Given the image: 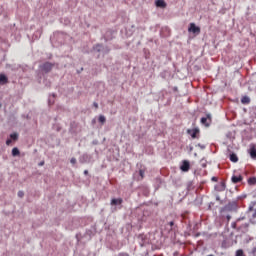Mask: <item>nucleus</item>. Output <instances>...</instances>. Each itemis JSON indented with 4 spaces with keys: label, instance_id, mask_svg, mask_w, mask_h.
Here are the masks:
<instances>
[{
    "label": "nucleus",
    "instance_id": "nucleus-1",
    "mask_svg": "<svg viewBox=\"0 0 256 256\" xmlns=\"http://www.w3.org/2000/svg\"><path fill=\"white\" fill-rule=\"evenodd\" d=\"M180 170L182 172H188L190 170V162L188 160H183L180 165Z\"/></svg>",
    "mask_w": 256,
    "mask_h": 256
},
{
    "label": "nucleus",
    "instance_id": "nucleus-2",
    "mask_svg": "<svg viewBox=\"0 0 256 256\" xmlns=\"http://www.w3.org/2000/svg\"><path fill=\"white\" fill-rule=\"evenodd\" d=\"M200 133L199 128H193V129H188L187 134L192 137V139H196L197 135Z\"/></svg>",
    "mask_w": 256,
    "mask_h": 256
},
{
    "label": "nucleus",
    "instance_id": "nucleus-3",
    "mask_svg": "<svg viewBox=\"0 0 256 256\" xmlns=\"http://www.w3.org/2000/svg\"><path fill=\"white\" fill-rule=\"evenodd\" d=\"M53 69V64L50 62H45L43 66H41V70L45 73H49Z\"/></svg>",
    "mask_w": 256,
    "mask_h": 256
},
{
    "label": "nucleus",
    "instance_id": "nucleus-4",
    "mask_svg": "<svg viewBox=\"0 0 256 256\" xmlns=\"http://www.w3.org/2000/svg\"><path fill=\"white\" fill-rule=\"evenodd\" d=\"M17 140H19V134L18 133H12L10 135V139H7V141H6V145L10 146L12 141H17Z\"/></svg>",
    "mask_w": 256,
    "mask_h": 256
},
{
    "label": "nucleus",
    "instance_id": "nucleus-5",
    "mask_svg": "<svg viewBox=\"0 0 256 256\" xmlns=\"http://www.w3.org/2000/svg\"><path fill=\"white\" fill-rule=\"evenodd\" d=\"M189 33H200V28L196 26L194 23L190 24V27L188 28Z\"/></svg>",
    "mask_w": 256,
    "mask_h": 256
},
{
    "label": "nucleus",
    "instance_id": "nucleus-6",
    "mask_svg": "<svg viewBox=\"0 0 256 256\" xmlns=\"http://www.w3.org/2000/svg\"><path fill=\"white\" fill-rule=\"evenodd\" d=\"M242 181H243L242 175H239V176L234 175L233 177H231V182H233L234 184H238Z\"/></svg>",
    "mask_w": 256,
    "mask_h": 256
},
{
    "label": "nucleus",
    "instance_id": "nucleus-7",
    "mask_svg": "<svg viewBox=\"0 0 256 256\" xmlns=\"http://www.w3.org/2000/svg\"><path fill=\"white\" fill-rule=\"evenodd\" d=\"M208 121H211V115H207L206 118L201 119V123L206 127L210 126V123Z\"/></svg>",
    "mask_w": 256,
    "mask_h": 256
},
{
    "label": "nucleus",
    "instance_id": "nucleus-8",
    "mask_svg": "<svg viewBox=\"0 0 256 256\" xmlns=\"http://www.w3.org/2000/svg\"><path fill=\"white\" fill-rule=\"evenodd\" d=\"M224 190H226V183L220 182V184L216 186V191L223 192Z\"/></svg>",
    "mask_w": 256,
    "mask_h": 256
},
{
    "label": "nucleus",
    "instance_id": "nucleus-9",
    "mask_svg": "<svg viewBox=\"0 0 256 256\" xmlns=\"http://www.w3.org/2000/svg\"><path fill=\"white\" fill-rule=\"evenodd\" d=\"M155 4L156 7H161V9H165V7H167V4L164 0H157Z\"/></svg>",
    "mask_w": 256,
    "mask_h": 256
},
{
    "label": "nucleus",
    "instance_id": "nucleus-10",
    "mask_svg": "<svg viewBox=\"0 0 256 256\" xmlns=\"http://www.w3.org/2000/svg\"><path fill=\"white\" fill-rule=\"evenodd\" d=\"M123 203V199L119 198V199H112L111 200V206H117V205H121Z\"/></svg>",
    "mask_w": 256,
    "mask_h": 256
},
{
    "label": "nucleus",
    "instance_id": "nucleus-11",
    "mask_svg": "<svg viewBox=\"0 0 256 256\" xmlns=\"http://www.w3.org/2000/svg\"><path fill=\"white\" fill-rule=\"evenodd\" d=\"M250 98L248 96H244L241 98V104L242 105H249L250 104Z\"/></svg>",
    "mask_w": 256,
    "mask_h": 256
},
{
    "label": "nucleus",
    "instance_id": "nucleus-12",
    "mask_svg": "<svg viewBox=\"0 0 256 256\" xmlns=\"http://www.w3.org/2000/svg\"><path fill=\"white\" fill-rule=\"evenodd\" d=\"M250 156H251L252 159H256V148H255V146H251Z\"/></svg>",
    "mask_w": 256,
    "mask_h": 256
},
{
    "label": "nucleus",
    "instance_id": "nucleus-13",
    "mask_svg": "<svg viewBox=\"0 0 256 256\" xmlns=\"http://www.w3.org/2000/svg\"><path fill=\"white\" fill-rule=\"evenodd\" d=\"M20 155V150H19V148L18 147H14L13 149H12V156L13 157H16V156H19Z\"/></svg>",
    "mask_w": 256,
    "mask_h": 256
},
{
    "label": "nucleus",
    "instance_id": "nucleus-14",
    "mask_svg": "<svg viewBox=\"0 0 256 256\" xmlns=\"http://www.w3.org/2000/svg\"><path fill=\"white\" fill-rule=\"evenodd\" d=\"M230 161L233 163H237L239 161L238 156L233 154H230Z\"/></svg>",
    "mask_w": 256,
    "mask_h": 256
},
{
    "label": "nucleus",
    "instance_id": "nucleus-15",
    "mask_svg": "<svg viewBox=\"0 0 256 256\" xmlns=\"http://www.w3.org/2000/svg\"><path fill=\"white\" fill-rule=\"evenodd\" d=\"M98 121H99V123L105 124L106 123V117L104 115H99Z\"/></svg>",
    "mask_w": 256,
    "mask_h": 256
},
{
    "label": "nucleus",
    "instance_id": "nucleus-16",
    "mask_svg": "<svg viewBox=\"0 0 256 256\" xmlns=\"http://www.w3.org/2000/svg\"><path fill=\"white\" fill-rule=\"evenodd\" d=\"M248 184L250 185H256V178L255 177H251L248 179Z\"/></svg>",
    "mask_w": 256,
    "mask_h": 256
},
{
    "label": "nucleus",
    "instance_id": "nucleus-17",
    "mask_svg": "<svg viewBox=\"0 0 256 256\" xmlns=\"http://www.w3.org/2000/svg\"><path fill=\"white\" fill-rule=\"evenodd\" d=\"M7 83V78H6V76L5 75H1V85H4V84H6Z\"/></svg>",
    "mask_w": 256,
    "mask_h": 256
},
{
    "label": "nucleus",
    "instance_id": "nucleus-18",
    "mask_svg": "<svg viewBox=\"0 0 256 256\" xmlns=\"http://www.w3.org/2000/svg\"><path fill=\"white\" fill-rule=\"evenodd\" d=\"M236 256H245L244 252L242 249L236 251Z\"/></svg>",
    "mask_w": 256,
    "mask_h": 256
},
{
    "label": "nucleus",
    "instance_id": "nucleus-19",
    "mask_svg": "<svg viewBox=\"0 0 256 256\" xmlns=\"http://www.w3.org/2000/svg\"><path fill=\"white\" fill-rule=\"evenodd\" d=\"M140 176H141V180L145 177V170L140 169Z\"/></svg>",
    "mask_w": 256,
    "mask_h": 256
},
{
    "label": "nucleus",
    "instance_id": "nucleus-20",
    "mask_svg": "<svg viewBox=\"0 0 256 256\" xmlns=\"http://www.w3.org/2000/svg\"><path fill=\"white\" fill-rule=\"evenodd\" d=\"M25 196V193L23 191H18V197L23 198Z\"/></svg>",
    "mask_w": 256,
    "mask_h": 256
},
{
    "label": "nucleus",
    "instance_id": "nucleus-21",
    "mask_svg": "<svg viewBox=\"0 0 256 256\" xmlns=\"http://www.w3.org/2000/svg\"><path fill=\"white\" fill-rule=\"evenodd\" d=\"M255 218H256V212H255V213H253V216H252V222H253V223H256Z\"/></svg>",
    "mask_w": 256,
    "mask_h": 256
},
{
    "label": "nucleus",
    "instance_id": "nucleus-22",
    "mask_svg": "<svg viewBox=\"0 0 256 256\" xmlns=\"http://www.w3.org/2000/svg\"><path fill=\"white\" fill-rule=\"evenodd\" d=\"M93 106H94L95 109H98V108H99V105H98L97 102H94V103H93Z\"/></svg>",
    "mask_w": 256,
    "mask_h": 256
},
{
    "label": "nucleus",
    "instance_id": "nucleus-23",
    "mask_svg": "<svg viewBox=\"0 0 256 256\" xmlns=\"http://www.w3.org/2000/svg\"><path fill=\"white\" fill-rule=\"evenodd\" d=\"M211 181L217 182V181H218V178H217V177H212V178H211Z\"/></svg>",
    "mask_w": 256,
    "mask_h": 256
},
{
    "label": "nucleus",
    "instance_id": "nucleus-24",
    "mask_svg": "<svg viewBox=\"0 0 256 256\" xmlns=\"http://www.w3.org/2000/svg\"><path fill=\"white\" fill-rule=\"evenodd\" d=\"M71 163H72V164H75V163H76V159H75V158H72V159H71Z\"/></svg>",
    "mask_w": 256,
    "mask_h": 256
},
{
    "label": "nucleus",
    "instance_id": "nucleus-25",
    "mask_svg": "<svg viewBox=\"0 0 256 256\" xmlns=\"http://www.w3.org/2000/svg\"><path fill=\"white\" fill-rule=\"evenodd\" d=\"M119 256H129L128 253H121Z\"/></svg>",
    "mask_w": 256,
    "mask_h": 256
},
{
    "label": "nucleus",
    "instance_id": "nucleus-26",
    "mask_svg": "<svg viewBox=\"0 0 256 256\" xmlns=\"http://www.w3.org/2000/svg\"><path fill=\"white\" fill-rule=\"evenodd\" d=\"M170 227L174 226V222H169Z\"/></svg>",
    "mask_w": 256,
    "mask_h": 256
},
{
    "label": "nucleus",
    "instance_id": "nucleus-27",
    "mask_svg": "<svg viewBox=\"0 0 256 256\" xmlns=\"http://www.w3.org/2000/svg\"><path fill=\"white\" fill-rule=\"evenodd\" d=\"M84 175H88V170H84Z\"/></svg>",
    "mask_w": 256,
    "mask_h": 256
},
{
    "label": "nucleus",
    "instance_id": "nucleus-28",
    "mask_svg": "<svg viewBox=\"0 0 256 256\" xmlns=\"http://www.w3.org/2000/svg\"><path fill=\"white\" fill-rule=\"evenodd\" d=\"M40 166H43L44 165V162H40V164H39Z\"/></svg>",
    "mask_w": 256,
    "mask_h": 256
},
{
    "label": "nucleus",
    "instance_id": "nucleus-29",
    "mask_svg": "<svg viewBox=\"0 0 256 256\" xmlns=\"http://www.w3.org/2000/svg\"><path fill=\"white\" fill-rule=\"evenodd\" d=\"M0 82H1V75H0Z\"/></svg>",
    "mask_w": 256,
    "mask_h": 256
},
{
    "label": "nucleus",
    "instance_id": "nucleus-30",
    "mask_svg": "<svg viewBox=\"0 0 256 256\" xmlns=\"http://www.w3.org/2000/svg\"><path fill=\"white\" fill-rule=\"evenodd\" d=\"M209 256H213V255H209Z\"/></svg>",
    "mask_w": 256,
    "mask_h": 256
}]
</instances>
